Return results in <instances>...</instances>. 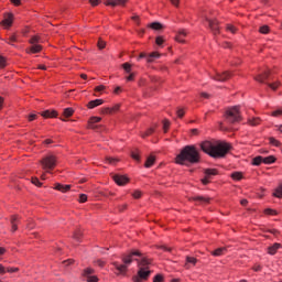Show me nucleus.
Here are the masks:
<instances>
[{
  "instance_id": "nucleus-1",
  "label": "nucleus",
  "mask_w": 282,
  "mask_h": 282,
  "mask_svg": "<svg viewBox=\"0 0 282 282\" xmlns=\"http://www.w3.org/2000/svg\"><path fill=\"white\" fill-rule=\"evenodd\" d=\"M200 149L204 151V153H207V155H210V158H226L228 154V151L232 149L230 143L218 141V142H210L205 141L200 143Z\"/></svg>"
},
{
  "instance_id": "nucleus-2",
  "label": "nucleus",
  "mask_w": 282,
  "mask_h": 282,
  "mask_svg": "<svg viewBox=\"0 0 282 282\" xmlns=\"http://www.w3.org/2000/svg\"><path fill=\"white\" fill-rule=\"evenodd\" d=\"M199 160V151H197V148L194 145H186L176 156V164H198Z\"/></svg>"
},
{
  "instance_id": "nucleus-3",
  "label": "nucleus",
  "mask_w": 282,
  "mask_h": 282,
  "mask_svg": "<svg viewBox=\"0 0 282 282\" xmlns=\"http://www.w3.org/2000/svg\"><path fill=\"white\" fill-rule=\"evenodd\" d=\"M149 265H151V260L147 258H142L139 261V271L138 274L132 278L134 282H143L151 276V271H149Z\"/></svg>"
},
{
  "instance_id": "nucleus-4",
  "label": "nucleus",
  "mask_w": 282,
  "mask_h": 282,
  "mask_svg": "<svg viewBox=\"0 0 282 282\" xmlns=\"http://www.w3.org/2000/svg\"><path fill=\"white\" fill-rule=\"evenodd\" d=\"M133 257H142V253L140 251H132L128 254L122 256L123 264H119L118 262H115L113 265L117 270V274H126L127 268L133 263Z\"/></svg>"
},
{
  "instance_id": "nucleus-5",
  "label": "nucleus",
  "mask_w": 282,
  "mask_h": 282,
  "mask_svg": "<svg viewBox=\"0 0 282 282\" xmlns=\"http://www.w3.org/2000/svg\"><path fill=\"white\" fill-rule=\"evenodd\" d=\"M57 162L58 161L56 160V156L54 154L43 156L40 161V164L42 166L44 175H52V171L56 169Z\"/></svg>"
},
{
  "instance_id": "nucleus-6",
  "label": "nucleus",
  "mask_w": 282,
  "mask_h": 282,
  "mask_svg": "<svg viewBox=\"0 0 282 282\" xmlns=\"http://www.w3.org/2000/svg\"><path fill=\"white\" fill-rule=\"evenodd\" d=\"M225 119L229 124H235L236 122H241V112L239 111V106H234L226 110Z\"/></svg>"
},
{
  "instance_id": "nucleus-7",
  "label": "nucleus",
  "mask_w": 282,
  "mask_h": 282,
  "mask_svg": "<svg viewBox=\"0 0 282 282\" xmlns=\"http://www.w3.org/2000/svg\"><path fill=\"white\" fill-rule=\"evenodd\" d=\"M272 72L270 69L263 70L262 73H260L258 76L254 77V80H257V83H264L265 85H268V87H270V89H272L273 91H276V89H279V85H281V83L275 82V83H265L268 80V78H270Z\"/></svg>"
},
{
  "instance_id": "nucleus-8",
  "label": "nucleus",
  "mask_w": 282,
  "mask_h": 282,
  "mask_svg": "<svg viewBox=\"0 0 282 282\" xmlns=\"http://www.w3.org/2000/svg\"><path fill=\"white\" fill-rule=\"evenodd\" d=\"M230 76L232 75L228 70L223 73L216 72L215 74H210V78H213V80H217V83H226V80H228Z\"/></svg>"
},
{
  "instance_id": "nucleus-9",
  "label": "nucleus",
  "mask_w": 282,
  "mask_h": 282,
  "mask_svg": "<svg viewBox=\"0 0 282 282\" xmlns=\"http://www.w3.org/2000/svg\"><path fill=\"white\" fill-rule=\"evenodd\" d=\"M205 21L208 23V28L213 32V34H219V21L210 19L208 17H205Z\"/></svg>"
},
{
  "instance_id": "nucleus-10",
  "label": "nucleus",
  "mask_w": 282,
  "mask_h": 282,
  "mask_svg": "<svg viewBox=\"0 0 282 282\" xmlns=\"http://www.w3.org/2000/svg\"><path fill=\"white\" fill-rule=\"evenodd\" d=\"M102 118L100 117H91L88 121V128L93 129L94 131H100L102 129V126H98V122H100Z\"/></svg>"
},
{
  "instance_id": "nucleus-11",
  "label": "nucleus",
  "mask_w": 282,
  "mask_h": 282,
  "mask_svg": "<svg viewBox=\"0 0 282 282\" xmlns=\"http://www.w3.org/2000/svg\"><path fill=\"white\" fill-rule=\"evenodd\" d=\"M102 118L100 117H91L88 121V128L93 129L94 131H100L102 129V126H98V122H100Z\"/></svg>"
},
{
  "instance_id": "nucleus-12",
  "label": "nucleus",
  "mask_w": 282,
  "mask_h": 282,
  "mask_svg": "<svg viewBox=\"0 0 282 282\" xmlns=\"http://www.w3.org/2000/svg\"><path fill=\"white\" fill-rule=\"evenodd\" d=\"M93 274H94V269L87 268L84 270L83 278L86 279L87 282H98V276Z\"/></svg>"
},
{
  "instance_id": "nucleus-13",
  "label": "nucleus",
  "mask_w": 282,
  "mask_h": 282,
  "mask_svg": "<svg viewBox=\"0 0 282 282\" xmlns=\"http://www.w3.org/2000/svg\"><path fill=\"white\" fill-rule=\"evenodd\" d=\"M189 202H195L196 204H198L200 206H206L207 204H210V197L193 196L189 198Z\"/></svg>"
},
{
  "instance_id": "nucleus-14",
  "label": "nucleus",
  "mask_w": 282,
  "mask_h": 282,
  "mask_svg": "<svg viewBox=\"0 0 282 282\" xmlns=\"http://www.w3.org/2000/svg\"><path fill=\"white\" fill-rule=\"evenodd\" d=\"M204 174L206 175V177H213V176H221L224 175V170L221 169H206L204 170Z\"/></svg>"
},
{
  "instance_id": "nucleus-15",
  "label": "nucleus",
  "mask_w": 282,
  "mask_h": 282,
  "mask_svg": "<svg viewBox=\"0 0 282 282\" xmlns=\"http://www.w3.org/2000/svg\"><path fill=\"white\" fill-rule=\"evenodd\" d=\"M43 51V46L40 44H33L25 50L26 54H40Z\"/></svg>"
},
{
  "instance_id": "nucleus-16",
  "label": "nucleus",
  "mask_w": 282,
  "mask_h": 282,
  "mask_svg": "<svg viewBox=\"0 0 282 282\" xmlns=\"http://www.w3.org/2000/svg\"><path fill=\"white\" fill-rule=\"evenodd\" d=\"M13 17L14 15H12V13L4 15V19L1 21V25H3V28H12Z\"/></svg>"
},
{
  "instance_id": "nucleus-17",
  "label": "nucleus",
  "mask_w": 282,
  "mask_h": 282,
  "mask_svg": "<svg viewBox=\"0 0 282 282\" xmlns=\"http://www.w3.org/2000/svg\"><path fill=\"white\" fill-rule=\"evenodd\" d=\"M129 0H105V6H111V8H116V6H124Z\"/></svg>"
},
{
  "instance_id": "nucleus-18",
  "label": "nucleus",
  "mask_w": 282,
  "mask_h": 282,
  "mask_svg": "<svg viewBox=\"0 0 282 282\" xmlns=\"http://www.w3.org/2000/svg\"><path fill=\"white\" fill-rule=\"evenodd\" d=\"M55 191H59V193H68V191L72 188V185H63L61 183L55 184Z\"/></svg>"
},
{
  "instance_id": "nucleus-19",
  "label": "nucleus",
  "mask_w": 282,
  "mask_h": 282,
  "mask_svg": "<svg viewBox=\"0 0 282 282\" xmlns=\"http://www.w3.org/2000/svg\"><path fill=\"white\" fill-rule=\"evenodd\" d=\"M105 102V100L102 99H95L88 102L87 107L88 109H96V107H100V105H102Z\"/></svg>"
},
{
  "instance_id": "nucleus-20",
  "label": "nucleus",
  "mask_w": 282,
  "mask_h": 282,
  "mask_svg": "<svg viewBox=\"0 0 282 282\" xmlns=\"http://www.w3.org/2000/svg\"><path fill=\"white\" fill-rule=\"evenodd\" d=\"M112 180L118 186H127L129 184V177H113Z\"/></svg>"
},
{
  "instance_id": "nucleus-21",
  "label": "nucleus",
  "mask_w": 282,
  "mask_h": 282,
  "mask_svg": "<svg viewBox=\"0 0 282 282\" xmlns=\"http://www.w3.org/2000/svg\"><path fill=\"white\" fill-rule=\"evenodd\" d=\"M186 30H180L178 32H177V34H176V41L178 42V43H186V41H184V39H186Z\"/></svg>"
},
{
  "instance_id": "nucleus-22",
  "label": "nucleus",
  "mask_w": 282,
  "mask_h": 282,
  "mask_svg": "<svg viewBox=\"0 0 282 282\" xmlns=\"http://www.w3.org/2000/svg\"><path fill=\"white\" fill-rule=\"evenodd\" d=\"M105 162H106V164H110V166H116V164H118V162H120V159H118L116 156H106Z\"/></svg>"
},
{
  "instance_id": "nucleus-23",
  "label": "nucleus",
  "mask_w": 282,
  "mask_h": 282,
  "mask_svg": "<svg viewBox=\"0 0 282 282\" xmlns=\"http://www.w3.org/2000/svg\"><path fill=\"white\" fill-rule=\"evenodd\" d=\"M191 265H197V259L191 256L186 257L185 268L188 270Z\"/></svg>"
},
{
  "instance_id": "nucleus-24",
  "label": "nucleus",
  "mask_w": 282,
  "mask_h": 282,
  "mask_svg": "<svg viewBox=\"0 0 282 282\" xmlns=\"http://www.w3.org/2000/svg\"><path fill=\"white\" fill-rule=\"evenodd\" d=\"M41 116L43 118H56V116H58V113H56L55 110H45V111L41 112Z\"/></svg>"
},
{
  "instance_id": "nucleus-25",
  "label": "nucleus",
  "mask_w": 282,
  "mask_h": 282,
  "mask_svg": "<svg viewBox=\"0 0 282 282\" xmlns=\"http://www.w3.org/2000/svg\"><path fill=\"white\" fill-rule=\"evenodd\" d=\"M18 224H19V216H12L11 217V230H12V232H17Z\"/></svg>"
},
{
  "instance_id": "nucleus-26",
  "label": "nucleus",
  "mask_w": 282,
  "mask_h": 282,
  "mask_svg": "<svg viewBox=\"0 0 282 282\" xmlns=\"http://www.w3.org/2000/svg\"><path fill=\"white\" fill-rule=\"evenodd\" d=\"M227 249L226 247L218 248L212 252L213 257H223V254H226Z\"/></svg>"
},
{
  "instance_id": "nucleus-27",
  "label": "nucleus",
  "mask_w": 282,
  "mask_h": 282,
  "mask_svg": "<svg viewBox=\"0 0 282 282\" xmlns=\"http://www.w3.org/2000/svg\"><path fill=\"white\" fill-rule=\"evenodd\" d=\"M262 162L263 164H274L276 162V156L274 155L263 156Z\"/></svg>"
},
{
  "instance_id": "nucleus-28",
  "label": "nucleus",
  "mask_w": 282,
  "mask_h": 282,
  "mask_svg": "<svg viewBox=\"0 0 282 282\" xmlns=\"http://www.w3.org/2000/svg\"><path fill=\"white\" fill-rule=\"evenodd\" d=\"M30 45H39V43H43V40H41V36L39 35H33L30 40H29Z\"/></svg>"
},
{
  "instance_id": "nucleus-29",
  "label": "nucleus",
  "mask_w": 282,
  "mask_h": 282,
  "mask_svg": "<svg viewBox=\"0 0 282 282\" xmlns=\"http://www.w3.org/2000/svg\"><path fill=\"white\" fill-rule=\"evenodd\" d=\"M153 164H155V156H153V155L148 156V159L144 163L145 169H151V166H153Z\"/></svg>"
},
{
  "instance_id": "nucleus-30",
  "label": "nucleus",
  "mask_w": 282,
  "mask_h": 282,
  "mask_svg": "<svg viewBox=\"0 0 282 282\" xmlns=\"http://www.w3.org/2000/svg\"><path fill=\"white\" fill-rule=\"evenodd\" d=\"M251 164L253 166H261L263 164V156H256L252 159Z\"/></svg>"
},
{
  "instance_id": "nucleus-31",
  "label": "nucleus",
  "mask_w": 282,
  "mask_h": 282,
  "mask_svg": "<svg viewBox=\"0 0 282 282\" xmlns=\"http://www.w3.org/2000/svg\"><path fill=\"white\" fill-rule=\"evenodd\" d=\"M281 248V243H274L273 246L269 247V254H276V250Z\"/></svg>"
},
{
  "instance_id": "nucleus-32",
  "label": "nucleus",
  "mask_w": 282,
  "mask_h": 282,
  "mask_svg": "<svg viewBox=\"0 0 282 282\" xmlns=\"http://www.w3.org/2000/svg\"><path fill=\"white\" fill-rule=\"evenodd\" d=\"M155 58H160V53H158V52L151 53V54L147 57V61H148V63H153V61H155Z\"/></svg>"
},
{
  "instance_id": "nucleus-33",
  "label": "nucleus",
  "mask_w": 282,
  "mask_h": 282,
  "mask_svg": "<svg viewBox=\"0 0 282 282\" xmlns=\"http://www.w3.org/2000/svg\"><path fill=\"white\" fill-rule=\"evenodd\" d=\"M31 184H34L35 186H43V182L39 177H31L29 178Z\"/></svg>"
},
{
  "instance_id": "nucleus-34",
  "label": "nucleus",
  "mask_w": 282,
  "mask_h": 282,
  "mask_svg": "<svg viewBox=\"0 0 282 282\" xmlns=\"http://www.w3.org/2000/svg\"><path fill=\"white\" fill-rule=\"evenodd\" d=\"M74 116V108H65L64 109V117L65 118H72Z\"/></svg>"
},
{
  "instance_id": "nucleus-35",
  "label": "nucleus",
  "mask_w": 282,
  "mask_h": 282,
  "mask_svg": "<svg viewBox=\"0 0 282 282\" xmlns=\"http://www.w3.org/2000/svg\"><path fill=\"white\" fill-rule=\"evenodd\" d=\"M148 26H150L151 30H162V23H160V22H153V23L149 24Z\"/></svg>"
},
{
  "instance_id": "nucleus-36",
  "label": "nucleus",
  "mask_w": 282,
  "mask_h": 282,
  "mask_svg": "<svg viewBox=\"0 0 282 282\" xmlns=\"http://www.w3.org/2000/svg\"><path fill=\"white\" fill-rule=\"evenodd\" d=\"M274 197H282V183L278 186V188L275 189V193H273Z\"/></svg>"
},
{
  "instance_id": "nucleus-37",
  "label": "nucleus",
  "mask_w": 282,
  "mask_h": 282,
  "mask_svg": "<svg viewBox=\"0 0 282 282\" xmlns=\"http://www.w3.org/2000/svg\"><path fill=\"white\" fill-rule=\"evenodd\" d=\"M226 30H227V32H230L231 34H237V28L232 24H227Z\"/></svg>"
},
{
  "instance_id": "nucleus-38",
  "label": "nucleus",
  "mask_w": 282,
  "mask_h": 282,
  "mask_svg": "<svg viewBox=\"0 0 282 282\" xmlns=\"http://www.w3.org/2000/svg\"><path fill=\"white\" fill-rule=\"evenodd\" d=\"M259 122H261V119H259V118L249 119V124H251V127H257V124H259Z\"/></svg>"
},
{
  "instance_id": "nucleus-39",
  "label": "nucleus",
  "mask_w": 282,
  "mask_h": 282,
  "mask_svg": "<svg viewBox=\"0 0 282 282\" xmlns=\"http://www.w3.org/2000/svg\"><path fill=\"white\" fill-rule=\"evenodd\" d=\"M260 34H268L270 32V26L263 25L259 29Z\"/></svg>"
},
{
  "instance_id": "nucleus-40",
  "label": "nucleus",
  "mask_w": 282,
  "mask_h": 282,
  "mask_svg": "<svg viewBox=\"0 0 282 282\" xmlns=\"http://www.w3.org/2000/svg\"><path fill=\"white\" fill-rule=\"evenodd\" d=\"M122 68L124 69L126 74H131V64L124 63L122 64Z\"/></svg>"
},
{
  "instance_id": "nucleus-41",
  "label": "nucleus",
  "mask_w": 282,
  "mask_h": 282,
  "mask_svg": "<svg viewBox=\"0 0 282 282\" xmlns=\"http://www.w3.org/2000/svg\"><path fill=\"white\" fill-rule=\"evenodd\" d=\"M73 237L75 241H80V237H83V232L80 230H76Z\"/></svg>"
},
{
  "instance_id": "nucleus-42",
  "label": "nucleus",
  "mask_w": 282,
  "mask_h": 282,
  "mask_svg": "<svg viewBox=\"0 0 282 282\" xmlns=\"http://www.w3.org/2000/svg\"><path fill=\"white\" fill-rule=\"evenodd\" d=\"M155 130L153 128L148 129L144 133L141 134L142 138H149Z\"/></svg>"
},
{
  "instance_id": "nucleus-43",
  "label": "nucleus",
  "mask_w": 282,
  "mask_h": 282,
  "mask_svg": "<svg viewBox=\"0 0 282 282\" xmlns=\"http://www.w3.org/2000/svg\"><path fill=\"white\" fill-rule=\"evenodd\" d=\"M169 127H171V121L169 120H164L163 121V130H164V133H166L169 131Z\"/></svg>"
},
{
  "instance_id": "nucleus-44",
  "label": "nucleus",
  "mask_w": 282,
  "mask_h": 282,
  "mask_svg": "<svg viewBox=\"0 0 282 282\" xmlns=\"http://www.w3.org/2000/svg\"><path fill=\"white\" fill-rule=\"evenodd\" d=\"M153 282H164V275L156 274L153 279Z\"/></svg>"
},
{
  "instance_id": "nucleus-45",
  "label": "nucleus",
  "mask_w": 282,
  "mask_h": 282,
  "mask_svg": "<svg viewBox=\"0 0 282 282\" xmlns=\"http://www.w3.org/2000/svg\"><path fill=\"white\" fill-rule=\"evenodd\" d=\"M8 65L6 57L0 55V67L3 69Z\"/></svg>"
},
{
  "instance_id": "nucleus-46",
  "label": "nucleus",
  "mask_w": 282,
  "mask_h": 282,
  "mask_svg": "<svg viewBox=\"0 0 282 282\" xmlns=\"http://www.w3.org/2000/svg\"><path fill=\"white\" fill-rule=\"evenodd\" d=\"M126 79L128 83L133 82L135 79V73H130V76H127Z\"/></svg>"
},
{
  "instance_id": "nucleus-47",
  "label": "nucleus",
  "mask_w": 282,
  "mask_h": 282,
  "mask_svg": "<svg viewBox=\"0 0 282 282\" xmlns=\"http://www.w3.org/2000/svg\"><path fill=\"white\" fill-rule=\"evenodd\" d=\"M132 197H133L134 199H140V197H142V192L135 191V192L132 194Z\"/></svg>"
},
{
  "instance_id": "nucleus-48",
  "label": "nucleus",
  "mask_w": 282,
  "mask_h": 282,
  "mask_svg": "<svg viewBox=\"0 0 282 282\" xmlns=\"http://www.w3.org/2000/svg\"><path fill=\"white\" fill-rule=\"evenodd\" d=\"M243 176V172H232L230 174V177H242Z\"/></svg>"
},
{
  "instance_id": "nucleus-49",
  "label": "nucleus",
  "mask_w": 282,
  "mask_h": 282,
  "mask_svg": "<svg viewBox=\"0 0 282 282\" xmlns=\"http://www.w3.org/2000/svg\"><path fill=\"white\" fill-rule=\"evenodd\" d=\"M79 202H80V204H85V202H87V195L86 194H80L79 195Z\"/></svg>"
},
{
  "instance_id": "nucleus-50",
  "label": "nucleus",
  "mask_w": 282,
  "mask_h": 282,
  "mask_svg": "<svg viewBox=\"0 0 282 282\" xmlns=\"http://www.w3.org/2000/svg\"><path fill=\"white\" fill-rule=\"evenodd\" d=\"M270 144H273V147H279L281 143L276 139L270 138Z\"/></svg>"
},
{
  "instance_id": "nucleus-51",
  "label": "nucleus",
  "mask_w": 282,
  "mask_h": 282,
  "mask_svg": "<svg viewBox=\"0 0 282 282\" xmlns=\"http://www.w3.org/2000/svg\"><path fill=\"white\" fill-rule=\"evenodd\" d=\"M264 213L265 215H278L276 210L270 208L265 209Z\"/></svg>"
},
{
  "instance_id": "nucleus-52",
  "label": "nucleus",
  "mask_w": 282,
  "mask_h": 282,
  "mask_svg": "<svg viewBox=\"0 0 282 282\" xmlns=\"http://www.w3.org/2000/svg\"><path fill=\"white\" fill-rule=\"evenodd\" d=\"M156 45H162L164 43V37L158 36L155 40Z\"/></svg>"
},
{
  "instance_id": "nucleus-53",
  "label": "nucleus",
  "mask_w": 282,
  "mask_h": 282,
  "mask_svg": "<svg viewBox=\"0 0 282 282\" xmlns=\"http://www.w3.org/2000/svg\"><path fill=\"white\" fill-rule=\"evenodd\" d=\"M105 45H106L105 41H102V40H99V41H98V47H99V50H105Z\"/></svg>"
},
{
  "instance_id": "nucleus-54",
  "label": "nucleus",
  "mask_w": 282,
  "mask_h": 282,
  "mask_svg": "<svg viewBox=\"0 0 282 282\" xmlns=\"http://www.w3.org/2000/svg\"><path fill=\"white\" fill-rule=\"evenodd\" d=\"M202 184H204V186H206L207 184H210V178L208 177H204L200 180Z\"/></svg>"
},
{
  "instance_id": "nucleus-55",
  "label": "nucleus",
  "mask_w": 282,
  "mask_h": 282,
  "mask_svg": "<svg viewBox=\"0 0 282 282\" xmlns=\"http://www.w3.org/2000/svg\"><path fill=\"white\" fill-rule=\"evenodd\" d=\"M9 43H10V45H12V43H17V35H11L10 37H9Z\"/></svg>"
},
{
  "instance_id": "nucleus-56",
  "label": "nucleus",
  "mask_w": 282,
  "mask_h": 282,
  "mask_svg": "<svg viewBox=\"0 0 282 282\" xmlns=\"http://www.w3.org/2000/svg\"><path fill=\"white\" fill-rule=\"evenodd\" d=\"M6 272L12 273V272H19V268H8Z\"/></svg>"
},
{
  "instance_id": "nucleus-57",
  "label": "nucleus",
  "mask_w": 282,
  "mask_h": 282,
  "mask_svg": "<svg viewBox=\"0 0 282 282\" xmlns=\"http://www.w3.org/2000/svg\"><path fill=\"white\" fill-rule=\"evenodd\" d=\"M131 158L135 160L137 162L140 161V155H138L135 152H132Z\"/></svg>"
},
{
  "instance_id": "nucleus-58",
  "label": "nucleus",
  "mask_w": 282,
  "mask_h": 282,
  "mask_svg": "<svg viewBox=\"0 0 282 282\" xmlns=\"http://www.w3.org/2000/svg\"><path fill=\"white\" fill-rule=\"evenodd\" d=\"M90 6L96 7L100 3V0H89Z\"/></svg>"
},
{
  "instance_id": "nucleus-59",
  "label": "nucleus",
  "mask_w": 282,
  "mask_h": 282,
  "mask_svg": "<svg viewBox=\"0 0 282 282\" xmlns=\"http://www.w3.org/2000/svg\"><path fill=\"white\" fill-rule=\"evenodd\" d=\"M36 118H37L36 115L31 113V115L29 116V122H32V121L36 120Z\"/></svg>"
},
{
  "instance_id": "nucleus-60",
  "label": "nucleus",
  "mask_w": 282,
  "mask_h": 282,
  "mask_svg": "<svg viewBox=\"0 0 282 282\" xmlns=\"http://www.w3.org/2000/svg\"><path fill=\"white\" fill-rule=\"evenodd\" d=\"M272 116H274L275 118L279 116H282V110H275L272 112Z\"/></svg>"
},
{
  "instance_id": "nucleus-61",
  "label": "nucleus",
  "mask_w": 282,
  "mask_h": 282,
  "mask_svg": "<svg viewBox=\"0 0 282 282\" xmlns=\"http://www.w3.org/2000/svg\"><path fill=\"white\" fill-rule=\"evenodd\" d=\"M176 113L180 118H184V109H178Z\"/></svg>"
},
{
  "instance_id": "nucleus-62",
  "label": "nucleus",
  "mask_w": 282,
  "mask_h": 282,
  "mask_svg": "<svg viewBox=\"0 0 282 282\" xmlns=\"http://www.w3.org/2000/svg\"><path fill=\"white\" fill-rule=\"evenodd\" d=\"M172 6H175V8L180 7V0H170Z\"/></svg>"
},
{
  "instance_id": "nucleus-63",
  "label": "nucleus",
  "mask_w": 282,
  "mask_h": 282,
  "mask_svg": "<svg viewBox=\"0 0 282 282\" xmlns=\"http://www.w3.org/2000/svg\"><path fill=\"white\" fill-rule=\"evenodd\" d=\"M104 89H105V86H97L96 88H95V91H104Z\"/></svg>"
},
{
  "instance_id": "nucleus-64",
  "label": "nucleus",
  "mask_w": 282,
  "mask_h": 282,
  "mask_svg": "<svg viewBox=\"0 0 282 282\" xmlns=\"http://www.w3.org/2000/svg\"><path fill=\"white\" fill-rule=\"evenodd\" d=\"M11 3H13V6H21V0H11Z\"/></svg>"
}]
</instances>
